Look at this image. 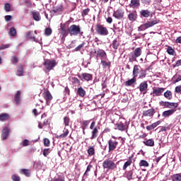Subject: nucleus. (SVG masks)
<instances>
[{
    "label": "nucleus",
    "instance_id": "f257e3e1",
    "mask_svg": "<svg viewBox=\"0 0 181 181\" xmlns=\"http://www.w3.org/2000/svg\"><path fill=\"white\" fill-rule=\"evenodd\" d=\"M43 64L45 73H49V71L53 70L57 66V62L54 59H45Z\"/></svg>",
    "mask_w": 181,
    "mask_h": 181
},
{
    "label": "nucleus",
    "instance_id": "f03ea898",
    "mask_svg": "<svg viewBox=\"0 0 181 181\" xmlns=\"http://www.w3.org/2000/svg\"><path fill=\"white\" fill-rule=\"evenodd\" d=\"M68 31L70 33L71 36H77V35H81L83 36V31H81V28L80 25H72L68 28Z\"/></svg>",
    "mask_w": 181,
    "mask_h": 181
},
{
    "label": "nucleus",
    "instance_id": "7ed1b4c3",
    "mask_svg": "<svg viewBox=\"0 0 181 181\" xmlns=\"http://www.w3.org/2000/svg\"><path fill=\"white\" fill-rule=\"evenodd\" d=\"M142 54V49L141 47L136 48L129 54V62H136V59Z\"/></svg>",
    "mask_w": 181,
    "mask_h": 181
},
{
    "label": "nucleus",
    "instance_id": "20e7f679",
    "mask_svg": "<svg viewBox=\"0 0 181 181\" xmlns=\"http://www.w3.org/2000/svg\"><path fill=\"white\" fill-rule=\"evenodd\" d=\"M103 168L109 170H115L117 169V164L112 160L106 159L103 163Z\"/></svg>",
    "mask_w": 181,
    "mask_h": 181
},
{
    "label": "nucleus",
    "instance_id": "39448f33",
    "mask_svg": "<svg viewBox=\"0 0 181 181\" xmlns=\"http://www.w3.org/2000/svg\"><path fill=\"white\" fill-rule=\"evenodd\" d=\"M95 30L98 35H100V36H107V35L110 33L107 27L100 23L96 25Z\"/></svg>",
    "mask_w": 181,
    "mask_h": 181
},
{
    "label": "nucleus",
    "instance_id": "423d86ee",
    "mask_svg": "<svg viewBox=\"0 0 181 181\" xmlns=\"http://www.w3.org/2000/svg\"><path fill=\"white\" fill-rule=\"evenodd\" d=\"M90 54L93 57H96V59H98V57H100V59H104V57H107V52H105V51L102 49H94L93 51L90 52Z\"/></svg>",
    "mask_w": 181,
    "mask_h": 181
},
{
    "label": "nucleus",
    "instance_id": "0eeeda50",
    "mask_svg": "<svg viewBox=\"0 0 181 181\" xmlns=\"http://www.w3.org/2000/svg\"><path fill=\"white\" fill-rule=\"evenodd\" d=\"M159 104L161 107H164V108H170L171 110H176L179 107V103H177L160 101Z\"/></svg>",
    "mask_w": 181,
    "mask_h": 181
},
{
    "label": "nucleus",
    "instance_id": "6e6552de",
    "mask_svg": "<svg viewBox=\"0 0 181 181\" xmlns=\"http://www.w3.org/2000/svg\"><path fill=\"white\" fill-rule=\"evenodd\" d=\"M126 177L128 180H134L135 179L141 180V177H138V175H136V172L134 169L127 172Z\"/></svg>",
    "mask_w": 181,
    "mask_h": 181
},
{
    "label": "nucleus",
    "instance_id": "1a4fd4ad",
    "mask_svg": "<svg viewBox=\"0 0 181 181\" xmlns=\"http://www.w3.org/2000/svg\"><path fill=\"white\" fill-rule=\"evenodd\" d=\"M107 144L109 153L111 152H114V151L117 149V146H118V141L117 140L110 139Z\"/></svg>",
    "mask_w": 181,
    "mask_h": 181
},
{
    "label": "nucleus",
    "instance_id": "9d476101",
    "mask_svg": "<svg viewBox=\"0 0 181 181\" xmlns=\"http://www.w3.org/2000/svg\"><path fill=\"white\" fill-rule=\"evenodd\" d=\"M47 118V115L46 113H43L41 116V119H44V121L42 123L39 122L38 124V128H40V129H43V127L50 125V122L49 121V119Z\"/></svg>",
    "mask_w": 181,
    "mask_h": 181
},
{
    "label": "nucleus",
    "instance_id": "9b49d317",
    "mask_svg": "<svg viewBox=\"0 0 181 181\" xmlns=\"http://www.w3.org/2000/svg\"><path fill=\"white\" fill-rule=\"evenodd\" d=\"M165 91V88H153V92L151 93V95L153 94V97H160Z\"/></svg>",
    "mask_w": 181,
    "mask_h": 181
},
{
    "label": "nucleus",
    "instance_id": "f8f14e48",
    "mask_svg": "<svg viewBox=\"0 0 181 181\" xmlns=\"http://www.w3.org/2000/svg\"><path fill=\"white\" fill-rule=\"evenodd\" d=\"M43 98L46 100L47 105H50V101L53 100V96L52 95V93H50V91L49 90H45L43 94Z\"/></svg>",
    "mask_w": 181,
    "mask_h": 181
},
{
    "label": "nucleus",
    "instance_id": "ddd939ff",
    "mask_svg": "<svg viewBox=\"0 0 181 181\" xmlns=\"http://www.w3.org/2000/svg\"><path fill=\"white\" fill-rule=\"evenodd\" d=\"M80 80H84L85 81H91L93 80V74L88 73H83L81 75H78Z\"/></svg>",
    "mask_w": 181,
    "mask_h": 181
},
{
    "label": "nucleus",
    "instance_id": "4468645a",
    "mask_svg": "<svg viewBox=\"0 0 181 181\" xmlns=\"http://www.w3.org/2000/svg\"><path fill=\"white\" fill-rule=\"evenodd\" d=\"M138 88L141 93H143V94H146V91L148 90V81H145L141 82L138 86Z\"/></svg>",
    "mask_w": 181,
    "mask_h": 181
},
{
    "label": "nucleus",
    "instance_id": "2eb2a0df",
    "mask_svg": "<svg viewBox=\"0 0 181 181\" xmlns=\"http://www.w3.org/2000/svg\"><path fill=\"white\" fill-rule=\"evenodd\" d=\"M155 109H149L143 112V117H146L147 118H150V119H152V118H153V115H155Z\"/></svg>",
    "mask_w": 181,
    "mask_h": 181
},
{
    "label": "nucleus",
    "instance_id": "dca6fc26",
    "mask_svg": "<svg viewBox=\"0 0 181 181\" xmlns=\"http://www.w3.org/2000/svg\"><path fill=\"white\" fill-rule=\"evenodd\" d=\"M9 127H5L2 131H1V139L4 141L8 139V137L9 136Z\"/></svg>",
    "mask_w": 181,
    "mask_h": 181
},
{
    "label": "nucleus",
    "instance_id": "f3484780",
    "mask_svg": "<svg viewBox=\"0 0 181 181\" xmlns=\"http://www.w3.org/2000/svg\"><path fill=\"white\" fill-rule=\"evenodd\" d=\"M138 18V13L136 11H134L132 12H130L128 15V19L130 21V22H135Z\"/></svg>",
    "mask_w": 181,
    "mask_h": 181
},
{
    "label": "nucleus",
    "instance_id": "a211bd4d",
    "mask_svg": "<svg viewBox=\"0 0 181 181\" xmlns=\"http://www.w3.org/2000/svg\"><path fill=\"white\" fill-rule=\"evenodd\" d=\"M113 16L116 19H122L124 18V11L122 9H117L114 12Z\"/></svg>",
    "mask_w": 181,
    "mask_h": 181
},
{
    "label": "nucleus",
    "instance_id": "6ab92c4d",
    "mask_svg": "<svg viewBox=\"0 0 181 181\" xmlns=\"http://www.w3.org/2000/svg\"><path fill=\"white\" fill-rule=\"evenodd\" d=\"M175 112L176 109L165 110L162 113V117H164V118H167L168 117H170V115H173Z\"/></svg>",
    "mask_w": 181,
    "mask_h": 181
},
{
    "label": "nucleus",
    "instance_id": "aec40b11",
    "mask_svg": "<svg viewBox=\"0 0 181 181\" xmlns=\"http://www.w3.org/2000/svg\"><path fill=\"white\" fill-rule=\"evenodd\" d=\"M25 37L27 39H33V41L36 42L37 43H39V42H40L39 39L35 37V35H33V31H28L25 34Z\"/></svg>",
    "mask_w": 181,
    "mask_h": 181
},
{
    "label": "nucleus",
    "instance_id": "412c9836",
    "mask_svg": "<svg viewBox=\"0 0 181 181\" xmlns=\"http://www.w3.org/2000/svg\"><path fill=\"white\" fill-rule=\"evenodd\" d=\"M141 66L139 65H134L133 69V77H138V74L141 73Z\"/></svg>",
    "mask_w": 181,
    "mask_h": 181
},
{
    "label": "nucleus",
    "instance_id": "4be33fe9",
    "mask_svg": "<svg viewBox=\"0 0 181 181\" xmlns=\"http://www.w3.org/2000/svg\"><path fill=\"white\" fill-rule=\"evenodd\" d=\"M141 6V2L139 0H131V2L129 4L130 8H139Z\"/></svg>",
    "mask_w": 181,
    "mask_h": 181
},
{
    "label": "nucleus",
    "instance_id": "5701e85b",
    "mask_svg": "<svg viewBox=\"0 0 181 181\" xmlns=\"http://www.w3.org/2000/svg\"><path fill=\"white\" fill-rule=\"evenodd\" d=\"M157 23H159V20L147 21L146 23H144V25H146V29H149V28H152V26H155V25H157Z\"/></svg>",
    "mask_w": 181,
    "mask_h": 181
},
{
    "label": "nucleus",
    "instance_id": "b1692460",
    "mask_svg": "<svg viewBox=\"0 0 181 181\" xmlns=\"http://www.w3.org/2000/svg\"><path fill=\"white\" fill-rule=\"evenodd\" d=\"M136 83V78L135 76H133L132 78L127 81L124 84L126 87H129L131 86H134Z\"/></svg>",
    "mask_w": 181,
    "mask_h": 181
},
{
    "label": "nucleus",
    "instance_id": "393cba45",
    "mask_svg": "<svg viewBox=\"0 0 181 181\" xmlns=\"http://www.w3.org/2000/svg\"><path fill=\"white\" fill-rule=\"evenodd\" d=\"M132 158L133 156L129 157V159L127 161H126L122 167L123 170H127V168L129 166H131L132 165Z\"/></svg>",
    "mask_w": 181,
    "mask_h": 181
},
{
    "label": "nucleus",
    "instance_id": "a878e982",
    "mask_svg": "<svg viewBox=\"0 0 181 181\" xmlns=\"http://www.w3.org/2000/svg\"><path fill=\"white\" fill-rule=\"evenodd\" d=\"M100 129V127H95L91 134H92V136L90 137V139H95V138H97V136H98V130Z\"/></svg>",
    "mask_w": 181,
    "mask_h": 181
},
{
    "label": "nucleus",
    "instance_id": "bb28decb",
    "mask_svg": "<svg viewBox=\"0 0 181 181\" xmlns=\"http://www.w3.org/2000/svg\"><path fill=\"white\" fill-rule=\"evenodd\" d=\"M14 101L16 105L21 103V90H18L17 93L14 95Z\"/></svg>",
    "mask_w": 181,
    "mask_h": 181
},
{
    "label": "nucleus",
    "instance_id": "cd10ccee",
    "mask_svg": "<svg viewBox=\"0 0 181 181\" xmlns=\"http://www.w3.org/2000/svg\"><path fill=\"white\" fill-rule=\"evenodd\" d=\"M140 16L142 18H149V16H151V11L149 10H141Z\"/></svg>",
    "mask_w": 181,
    "mask_h": 181
},
{
    "label": "nucleus",
    "instance_id": "c85d7f7f",
    "mask_svg": "<svg viewBox=\"0 0 181 181\" xmlns=\"http://www.w3.org/2000/svg\"><path fill=\"white\" fill-rule=\"evenodd\" d=\"M9 119V114L8 113H1L0 114V121L4 122L5 121H8Z\"/></svg>",
    "mask_w": 181,
    "mask_h": 181
},
{
    "label": "nucleus",
    "instance_id": "c756f323",
    "mask_svg": "<svg viewBox=\"0 0 181 181\" xmlns=\"http://www.w3.org/2000/svg\"><path fill=\"white\" fill-rule=\"evenodd\" d=\"M110 46H112V47L115 50H117L118 49V47H119V41H118V40H117V39L113 40Z\"/></svg>",
    "mask_w": 181,
    "mask_h": 181
},
{
    "label": "nucleus",
    "instance_id": "7c9ffc66",
    "mask_svg": "<svg viewBox=\"0 0 181 181\" xmlns=\"http://www.w3.org/2000/svg\"><path fill=\"white\" fill-rule=\"evenodd\" d=\"M164 97L167 100H172L173 98V93L170 90H166L164 93Z\"/></svg>",
    "mask_w": 181,
    "mask_h": 181
},
{
    "label": "nucleus",
    "instance_id": "2f4dec72",
    "mask_svg": "<svg viewBox=\"0 0 181 181\" xmlns=\"http://www.w3.org/2000/svg\"><path fill=\"white\" fill-rule=\"evenodd\" d=\"M32 15L34 21H36V22H39V21H40L41 18H40V13H39V12L33 11Z\"/></svg>",
    "mask_w": 181,
    "mask_h": 181
},
{
    "label": "nucleus",
    "instance_id": "473e14b6",
    "mask_svg": "<svg viewBox=\"0 0 181 181\" xmlns=\"http://www.w3.org/2000/svg\"><path fill=\"white\" fill-rule=\"evenodd\" d=\"M69 129H65V131L64 132V133L57 136L56 138L57 139H62L63 138H66L69 135Z\"/></svg>",
    "mask_w": 181,
    "mask_h": 181
},
{
    "label": "nucleus",
    "instance_id": "72a5a7b5",
    "mask_svg": "<svg viewBox=\"0 0 181 181\" xmlns=\"http://www.w3.org/2000/svg\"><path fill=\"white\" fill-rule=\"evenodd\" d=\"M115 127H117L115 129H118L119 131H125V124H124L122 122L116 124Z\"/></svg>",
    "mask_w": 181,
    "mask_h": 181
},
{
    "label": "nucleus",
    "instance_id": "f704fd0d",
    "mask_svg": "<svg viewBox=\"0 0 181 181\" xmlns=\"http://www.w3.org/2000/svg\"><path fill=\"white\" fill-rule=\"evenodd\" d=\"M144 144L146 146H155V141L153 139H148L147 141H144Z\"/></svg>",
    "mask_w": 181,
    "mask_h": 181
},
{
    "label": "nucleus",
    "instance_id": "c9c22d12",
    "mask_svg": "<svg viewBox=\"0 0 181 181\" xmlns=\"http://www.w3.org/2000/svg\"><path fill=\"white\" fill-rule=\"evenodd\" d=\"M87 153L88 156H94L95 155V148L93 146H89Z\"/></svg>",
    "mask_w": 181,
    "mask_h": 181
},
{
    "label": "nucleus",
    "instance_id": "e433bc0d",
    "mask_svg": "<svg viewBox=\"0 0 181 181\" xmlns=\"http://www.w3.org/2000/svg\"><path fill=\"white\" fill-rule=\"evenodd\" d=\"M77 94L79 97H86V90H84L82 87H80L77 90Z\"/></svg>",
    "mask_w": 181,
    "mask_h": 181
},
{
    "label": "nucleus",
    "instance_id": "4c0bfd02",
    "mask_svg": "<svg viewBox=\"0 0 181 181\" xmlns=\"http://www.w3.org/2000/svg\"><path fill=\"white\" fill-rule=\"evenodd\" d=\"M65 28V25L61 26V33L64 36V37H66V36L69 35V30H66Z\"/></svg>",
    "mask_w": 181,
    "mask_h": 181
},
{
    "label": "nucleus",
    "instance_id": "58836bf2",
    "mask_svg": "<svg viewBox=\"0 0 181 181\" xmlns=\"http://www.w3.org/2000/svg\"><path fill=\"white\" fill-rule=\"evenodd\" d=\"M139 74V78L140 79L145 78V77H146V70L144 69H141V71Z\"/></svg>",
    "mask_w": 181,
    "mask_h": 181
},
{
    "label": "nucleus",
    "instance_id": "ea45409f",
    "mask_svg": "<svg viewBox=\"0 0 181 181\" xmlns=\"http://www.w3.org/2000/svg\"><path fill=\"white\" fill-rule=\"evenodd\" d=\"M21 173L27 177H30V170L29 169H21Z\"/></svg>",
    "mask_w": 181,
    "mask_h": 181
},
{
    "label": "nucleus",
    "instance_id": "a19ab883",
    "mask_svg": "<svg viewBox=\"0 0 181 181\" xmlns=\"http://www.w3.org/2000/svg\"><path fill=\"white\" fill-rule=\"evenodd\" d=\"M172 180L173 181H181V175H180V173L173 175Z\"/></svg>",
    "mask_w": 181,
    "mask_h": 181
},
{
    "label": "nucleus",
    "instance_id": "79ce46f5",
    "mask_svg": "<svg viewBox=\"0 0 181 181\" xmlns=\"http://www.w3.org/2000/svg\"><path fill=\"white\" fill-rule=\"evenodd\" d=\"M139 165L140 167L143 166L144 168H148L149 166V163L145 160H141Z\"/></svg>",
    "mask_w": 181,
    "mask_h": 181
},
{
    "label": "nucleus",
    "instance_id": "37998d69",
    "mask_svg": "<svg viewBox=\"0 0 181 181\" xmlns=\"http://www.w3.org/2000/svg\"><path fill=\"white\" fill-rule=\"evenodd\" d=\"M52 11L54 12V13H57V12H63L64 11V7H63V5H61V8L59 7H53Z\"/></svg>",
    "mask_w": 181,
    "mask_h": 181
},
{
    "label": "nucleus",
    "instance_id": "c03bdc74",
    "mask_svg": "<svg viewBox=\"0 0 181 181\" xmlns=\"http://www.w3.org/2000/svg\"><path fill=\"white\" fill-rule=\"evenodd\" d=\"M18 62H19V58L18 57L13 56L11 57V64H18Z\"/></svg>",
    "mask_w": 181,
    "mask_h": 181
},
{
    "label": "nucleus",
    "instance_id": "a18cd8bd",
    "mask_svg": "<svg viewBox=\"0 0 181 181\" xmlns=\"http://www.w3.org/2000/svg\"><path fill=\"white\" fill-rule=\"evenodd\" d=\"M88 124H90V122L88 120H83L81 124L82 129L86 130L88 127Z\"/></svg>",
    "mask_w": 181,
    "mask_h": 181
},
{
    "label": "nucleus",
    "instance_id": "49530a36",
    "mask_svg": "<svg viewBox=\"0 0 181 181\" xmlns=\"http://www.w3.org/2000/svg\"><path fill=\"white\" fill-rule=\"evenodd\" d=\"M88 13H90V8H89L83 9L81 11V16H82V18H85V16H87V15H88Z\"/></svg>",
    "mask_w": 181,
    "mask_h": 181
},
{
    "label": "nucleus",
    "instance_id": "de8ad7c7",
    "mask_svg": "<svg viewBox=\"0 0 181 181\" xmlns=\"http://www.w3.org/2000/svg\"><path fill=\"white\" fill-rule=\"evenodd\" d=\"M17 76H23V66L21 65L17 70Z\"/></svg>",
    "mask_w": 181,
    "mask_h": 181
},
{
    "label": "nucleus",
    "instance_id": "09e8293b",
    "mask_svg": "<svg viewBox=\"0 0 181 181\" xmlns=\"http://www.w3.org/2000/svg\"><path fill=\"white\" fill-rule=\"evenodd\" d=\"M167 53L168 54H170L171 56H174L175 55V49H173V48L170 46H168L167 48Z\"/></svg>",
    "mask_w": 181,
    "mask_h": 181
},
{
    "label": "nucleus",
    "instance_id": "8fccbe9b",
    "mask_svg": "<svg viewBox=\"0 0 181 181\" xmlns=\"http://www.w3.org/2000/svg\"><path fill=\"white\" fill-rule=\"evenodd\" d=\"M64 124L65 127H69L70 124V117L69 116H66L64 117Z\"/></svg>",
    "mask_w": 181,
    "mask_h": 181
},
{
    "label": "nucleus",
    "instance_id": "3c124183",
    "mask_svg": "<svg viewBox=\"0 0 181 181\" xmlns=\"http://www.w3.org/2000/svg\"><path fill=\"white\" fill-rule=\"evenodd\" d=\"M9 34L11 35V36H12L13 37L16 36V28H10V32Z\"/></svg>",
    "mask_w": 181,
    "mask_h": 181
},
{
    "label": "nucleus",
    "instance_id": "603ef678",
    "mask_svg": "<svg viewBox=\"0 0 181 181\" xmlns=\"http://www.w3.org/2000/svg\"><path fill=\"white\" fill-rule=\"evenodd\" d=\"M146 25H145V23L141 25L139 28H138V31L139 32H144V30H146Z\"/></svg>",
    "mask_w": 181,
    "mask_h": 181
},
{
    "label": "nucleus",
    "instance_id": "864d4df0",
    "mask_svg": "<svg viewBox=\"0 0 181 181\" xmlns=\"http://www.w3.org/2000/svg\"><path fill=\"white\" fill-rule=\"evenodd\" d=\"M11 179L13 181H21V177L16 174L13 175Z\"/></svg>",
    "mask_w": 181,
    "mask_h": 181
},
{
    "label": "nucleus",
    "instance_id": "5fc2aeb1",
    "mask_svg": "<svg viewBox=\"0 0 181 181\" xmlns=\"http://www.w3.org/2000/svg\"><path fill=\"white\" fill-rule=\"evenodd\" d=\"M4 10L6 12H11V4L9 3L5 4Z\"/></svg>",
    "mask_w": 181,
    "mask_h": 181
},
{
    "label": "nucleus",
    "instance_id": "6e6d98bb",
    "mask_svg": "<svg viewBox=\"0 0 181 181\" xmlns=\"http://www.w3.org/2000/svg\"><path fill=\"white\" fill-rule=\"evenodd\" d=\"M84 45L86 42H83L82 44L79 45L78 47L75 48V52H80L83 47H84Z\"/></svg>",
    "mask_w": 181,
    "mask_h": 181
},
{
    "label": "nucleus",
    "instance_id": "4d7b16f0",
    "mask_svg": "<svg viewBox=\"0 0 181 181\" xmlns=\"http://www.w3.org/2000/svg\"><path fill=\"white\" fill-rule=\"evenodd\" d=\"M52 28H47L45 29V33L46 35V36H50V35H52Z\"/></svg>",
    "mask_w": 181,
    "mask_h": 181
},
{
    "label": "nucleus",
    "instance_id": "13d9d810",
    "mask_svg": "<svg viewBox=\"0 0 181 181\" xmlns=\"http://www.w3.org/2000/svg\"><path fill=\"white\" fill-rule=\"evenodd\" d=\"M51 151L50 148H45L43 150V155L46 158L47 156V155H49V153H50Z\"/></svg>",
    "mask_w": 181,
    "mask_h": 181
},
{
    "label": "nucleus",
    "instance_id": "bf43d9fd",
    "mask_svg": "<svg viewBox=\"0 0 181 181\" xmlns=\"http://www.w3.org/2000/svg\"><path fill=\"white\" fill-rule=\"evenodd\" d=\"M101 64H102V66H103V67H110V66H111V62L101 61Z\"/></svg>",
    "mask_w": 181,
    "mask_h": 181
},
{
    "label": "nucleus",
    "instance_id": "052dcab7",
    "mask_svg": "<svg viewBox=\"0 0 181 181\" xmlns=\"http://www.w3.org/2000/svg\"><path fill=\"white\" fill-rule=\"evenodd\" d=\"M9 47H11V44L1 45L0 50H5V49H8Z\"/></svg>",
    "mask_w": 181,
    "mask_h": 181
},
{
    "label": "nucleus",
    "instance_id": "680f3d73",
    "mask_svg": "<svg viewBox=\"0 0 181 181\" xmlns=\"http://www.w3.org/2000/svg\"><path fill=\"white\" fill-rule=\"evenodd\" d=\"M72 83L73 84H78V86H80V80H78L76 77L72 78Z\"/></svg>",
    "mask_w": 181,
    "mask_h": 181
},
{
    "label": "nucleus",
    "instance_id": "e2e57ef3",
    "mask_svg": "<svg viewBox=\"0 0 181 181\" xmlns=\"http://www.w3.org/2000/svg\"><path fill=\"white\" fill-rule=\"evenodd\" d=\"M92 168H93V165H91V164H89L88 165L87 168H86V172L84 173V175H88V174H87V173H88V172H90Z\"/></svg>",
    "mask_w": 181,
    "mask_h": 181
},
{
    "label": "nucleus",
    "instance_id": "0e129e2a",
    "mask_svg": "<svg viewBox=\"0 0 181 181\" xmlns=\"http://www.w3.org/2000/svg\"><path fill=\"white\" fill-rule=\"evenodd\" d=\"M179 66H181V59L177 60L175 64H173V69H175V67H179Z\"/></svg>",
    "mask_w": 181,
    "mask_h": 181
},
{
    "label": "nucleus",
    "instance_id": "69168bd1",
    "mask_svg": "<svg viewBox=\"0 0 181 181\" xmlns=\"http://www.w3.org/2000/svg\"><path fill=\"white\" fill-rule=\"evenodd\" d=\"M44 146H50V140L49 139H44Z\"/></svg>",
    "mask_w": 181,
    "mask_h": 181
},
{
    "label": "nucleus",
    "instance_id": "338daca9",
    "mask_svg": "<svg viewBox=\"0 0 181 181\" xmlns=\"http://www.w3.org/2000/svg\"><path fill=\"white\" fill-rule=\"evenodd\" d=\"M161 123H162V122L160 120H158V121L153 123L151 124V126H153L154 127V129H155V128H156V127H158V125H160Z\"/></svg>",
    "mask_w": 181,
    "mask_h": 181
},
{
    "label": "nucleus",
    "instance_id": "774afa93",
    "mask_svg": "<svg viewBox=\"0 0 181 181\" xmlns=\"http://www.w3.org/2000/svg\"><path fill=\"white\" fill-rule=\"evenodd\" d=\"M175 92H177V94H181V85L175 87Z\"/></svg>",
    "mask_w": 181,
    "mask_h": 181
}]
</instances>
